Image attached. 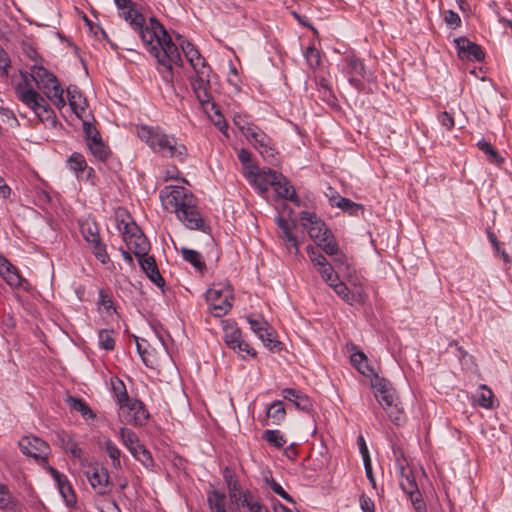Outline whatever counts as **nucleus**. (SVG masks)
<instances>
[{
  "mask_svg": "<svg viewBox=\"0 0 512 512\" xmlns=\"http://www.w3.org/2000/svg\"><path fill=\"white\" fill-rule=\"evenodd\" d=\"M120 11L125 21L138 33L146 49L157 59L163 80L172 83V65L182 66L183 61L178 47L164 26L154 17L149 19V23H145L144 16L135 9V3Z\"/></svg>",
  "mask_w": 512,
  "mask_h": 512,
  "instance_id": "f257e3e1",
  "label": "nucleus"
},
{
  "mask_svg": "<svg viewBox=\"0 0 512 512\" xmlns=\"http://www.w3.org/2000/svg\"><path fill=\"white\" fill-rule=\"evenodd\" d=\"M165 210L175 213L185 227L207 233L210 226L205 222L198 209L197 198L182 186H167L160 192Z\"/></svg>",
  "mask_w": 512,
  "mask_h": 512,
  "instance_id": "f03ea898",
  "label": "nucleus"
},
{
  "mask_svg": "<svg viewBox=\"0 0 512 512\" xmlns=\"http://www.w3.org/2000/svg\"><path fill=\"white\" fill-rule=\"evenodd\" d=\"M137 135L154 153L162 157L174 158L180 162H184L187 158L186 146L174 135L166 133L158 126H138Z\"/></svg>",
  "mask_w": 512,
  "mask_h": 512,
  "instance_id": "7ed1b4c3",
  "label": "nucleus"
},
{
  "mask_svg": "<svg viewBox=\"0 0 512 512\" xmlns=\"http://www.w3.org/2000/svg\"><path fill=\"white\" fill-rule=\"evenodd\" d=\"M20 73L25 83L19 84L16 88L19 100L32 109L41 122L56 127L57 117L55 112L47 101L33 87L27 84V74Z\"/></svg>",
  "mask_w": 512,
  "mask_h": 512,
  "instance_id": "20e7f679",
  "label": "nucleus"
},
{
  "mask_svg": "<svg viewBox=\"0 0 512 512\" xmlns=\"http://www.w3.org/2000/svg\"><path fill=\"white\" fill-rule=\"evenodd\" d=\"M117 228L129 250L135 256H143L150 249V243L137 224L125 212L116 214Z\"/></svg>",
  "mask_w": 512,
  "mask_h": 512,
  "instance_id": "39448f33",
  "label": "nucleus"
},
{
  "mask_svg": "<svg viewBox=\"0 0 512 512\" xmlns=\"http://www.w3.org/2000/svg\"><path fill=\"white\" fill-rule=\"evenodd\" d=\"M241 131L246 139L254 146L260 155L268 162L273 163L277 151L272 139L257 126H242Z\"/></svg>",
  "mask_w": 512,
  "mask_h": 512,
  "instance_id": "423d86ee",
  "label": "nucleus"
},
{
  "mask_svg": "<svg viewBox=\"0 0 512 512\" xmlns=\"http://www.w3.org/2000/svg\"><path fill=\"white\" fill-rule=\"evenodd\" d=\"M232 299V289L228 285H213L206 292V301L215 317H222L230 311Z\"/></svg>",
  "mask_w": 512,
  "mask_h": 512,
  "instance_id": "0eeeda50",
  "label": "nucleus"
},
{
  "mask_svg": "<svg viewBox=\"0 0 512 512\" xmlns=\"http://www.w3.org/2000/svg\"><path fill=\"white\" fill-rule=\"evenodd\" d=\"M119 410L121 421L129 425L142 426L149 418L144 403L138 399H130L127 405L119 407Z\"/></svg>",
  "mask_w": 512,
  "mask_h": 512,
  "instance_id": "6e6552de",
  "label": "nucleus"
},
{
  "mask_svg": "<svg viewBox=\"0 0 512 512\" xmlns=\"http://www.w3.org/2000/svg\"><path fill=\"white\" fill-rule=\"evenodd\" d=\"M245 177L248 179L251 185H253L258 192L263 195L265 194L270 186L275 183L278 172L272 169L258 170L256 165H249L246 167Z\"/></svg>",
  "mask_w": 512,
  "mask_h": 512,
  "instance_id": "1a4fd4ad",
  "label": "nucleus"
},
{
  "mask_svg": "<svg viewBox=\"0 0 512 512\" xmlns=\"http://www.w3.org/2000/svg\"><path fill=\"white\" fill-rule=\"evenodd\" d=\"M300 222L316 244L320 241H325L326 237L331 233L326 224L315 213L302 211L300 213Z\"/></svg>",
  "mask_w": 512,
  "mask_h": 512,
  "instance_id": "9d476101",
  "label": "nucleus"
},
{
  "mask_svg": "<svg viewBox=\"0 0 512 512\" xmlns=\"http://www.w3.org/2000/svg\"><path fill=\"white\" fill-rule=\"evenodd\" d=\"M275 222L279 230L278 237L281 239L282 244L289 253L297 255L299 253L300 241L293 232L296 228V222L294 220H287L282 216H278Z\"/></svg>",
  "mask_w": 512,
  "mask_h": 512,
  "instance_id": "9b49d317",
  "label": "nucleus"
},
{
  "mask_svg": "<svg viewBox=\"0 0 512 512\" xmlns=\"http://www.w3.org/2000/svg\"><path fill=\"white\" fill-rule=\"evenodd\" d=\"M223 341L227 347L240 354L246 353L251 356L256 354L255 350L242 339L241 330L235 323L228 321L225 323Z\"/></svg>",
  "mask_w": 512,
  "mask_h": 512,
  "instance_id": "f8f14e48",
  "label": "nucleus"
},
{
  "mask_svg": "<svg viewBox=\"0 0 512 512\" xmlns=\"http://www.w3.org/2000/svg\"><path fill=\"white\" fill-rule=\"evenodd\" d=\"M210 71V68L195 71L196 76L191 80V86L195 96L204 108H206L208 105H211L212 108H215V104L213 103L212 96L209 92Z\"/></svg>",
  "mask_w": 512,
  "mask_h": 512,
  "instance_id": "ddd939ff",
  "label": "nucleus"
},
{
  "mask_svg": "<svg viewBox=\"0 0 512 512\" xmlns=\"http://www.w3.org/2000/svg\"><path fill=\"white\" fill-rule=\"evenodd\" d=\"M344 61V72L349 77L350 84L360 89L362 80H370L371 74L367 71L364 62L353 54L347 55Z\"/></svg>",
  "mask_w": 512,
  "mask_h": 512,
  "instance_id": "4468645a",
  "label": "nucleus"
},
{
  "mask_svg": "<svg viewBox=\"0 0 512 512\" xmlns=\"http://www.w3.org/2000/svg\"><path fill=\"white\" fill-rule=\"evenodd\" d=\"M399 476V482L402 490L410 496L411 502L417 511L425 509V504L421 499L415 477L410 468L402 471H397Z\"/></svg>",
  "mask_w": 512,
  "mask_h": 512,
  "instance_id": "2eb2a0df",
  "label": "nucleus"
},
{
  "mask_svg": "<svg viewBox=\"0 0 512 512\" xmlns=\"http://www.w3.org/2000/svg\"><path fill=\"white\" fill-rule=\"evenodd\" d=\"M19 447L23 454L36 460H45L49 454V445L35 436H25L19 441Z\"/></svg>",
  "mask_w": 512,
  "mask_h": 512,
  "instance_id": "dca6fc26",
  "label": "nucleus"
},
{
  "mask_svg": "<svg viewBox=\"0 0 512 512\" xmlns=\"http://www.w3.org/2000/svg\"><path fill=\"white\" fill-rule=\"evenodd\" d=\"M454 43L458 57L462 60L480 62L485 57L482 48L466 37L455 38Z\"/></svg>",
  "mask_w": 512,
  "mask_h": 512,
  "instance_id": "f3484780",
  "label": "nucleus"
},
{
  "mask_svg": "<svg viewBox=\"0 0 512 512\" xmlns=\"http://www.w3.org/2000/svg\"><path fill=\"white\" fill-rule=\"evenodd\" d=\"M87 478L91 486L97 490L98 494L104 495L109 491V474L104 467H93L92 471H87Z\"/></svg>",
  "mask_w": 512,
  "mask_h": 512,
  "instance_id": "a211bd4d",
  "label": "nucleus"
},
{
  "mask_svg": "<svg viewBox=\"0 0 512 512\" xmlns=\"http://www.w3.org/2000/svg\"><path fill=\"white\" fill-rule=\"evenodd\" d=\"M178 39L180 40V43H179L180 47H181L185 57L187 58L188 62L193 67L194 71L210 68L207 65L205 59L201 56L199 51L195 48V46L191 42L183 39L182 37H179Z\"/></svg>",
  "mask_w": 512,
  "mask_h": 512,
  "instance_id": "6ab92c4d",
  "label": "nucleus"
},
{
  "mask_svg": "<svg viewBox=\"0 0 512 512\" xmlns=\"http://www.w3.org/2000/svg\"><path fill=\"white\" fill-rule=\"evenodd\" d=\"M67 97L69 105L77 117L83 119L89 116L86 99L76 86L71 85L67 88Z\"/></svg>",
  "mask_w": 512,
  "mask_h": 512,
  "instance_id": "aec40b11",
  "label": "nucleus"
},
{
  "mask_svg": "<svg viewBox=\"0 0 512 512\" xmlns=\"http://www.w3.org/2000/svg\"><path fill=\"white\" fill-rule=\"evenodd\" d=\"M0 275L12 287H21L24 279L18 269L4 256L0 255Z\"/></svg>",
  "mask_w": 512,
  "mask_h": 512,
  "instance_id": "412c9836",
  "label": "nucleus"
},
{
  "mask_svg": "<svg viewBox=\"0 0 512 512\" xmlns=\"http://www.w3.org/2000/svg\"><path fill=\"white\" fill-rule=\"evenodd\" d=\"M273 187L277 194L284 199L291 201L294 205L300 207L301 200L295 192L294 187L290 184L288 179L282 174L278 173V177L273 184Z\"/></svg>",
  "mask_w": 512,
  "mask_h": 512,
  "instance_id": "4be33fe9",
  "label": "nucleus"
},
{
  "mask_svg": "<svg viewBox=\"0 0 512 512\" xmlns=\"http://www.w3.org/2000/svg\"><path fill=\"white\" fill-rule=\"evenodd\" d=\"M56 440L64 451L70 453L71 457L81 459L82 450L70 433L64 430L57 431Z\"/></svg>",
  "mask_w": 512,
  "mask_h": 512,
  "instance_id": "5701e85b",
  "label": "nucleus"
},
{
  "mask_svg": "<svg viewBox=\"0 0 512 512\" xmlns=\"http://www.w3.org/2000/svg\"><path fill=\"white\" fill-rule=\"evenodd\" d=\"M282 395L284 399L293 402L298 410L309 411L312 408L311 400L300 390L285 388L282 390Z\"/></svg>",
  "mask_w": 512,
  "mask_h": 512,
  "instance_id": "b1692460",
  "label": "nucleus"
},
{
  "mask_svg": "<svg viewBox=\"0 0 512 512\" xmlns=\"http://www.w3.org/2000/svg\"><path fill=\"white\" fill-rule=\"evenodd\" d=\"M330 287L333 288L335 293L349 305H353L354 303L362 300V294L360 292H351L349 288L340 281V279L334 284H331Z\"/></svg>",
  "mask_w": 512,
  "mask_h": 512,
  "instance_id": "393cba45",
  "label": "nucleus"
},
{
  "mask_svg": "<svg viewBox=\"0 0 512 512\" xmlns=\"http://www.w3.org/2000/svg\"><path fill=\"white\" fill-rule=\"evenodd\" d=\"M55 89L53 88V84L47 85L46 88H41L40 90L46 95V97L58 108L62 109L66 105V101L64 99V90L61 87L58 79L55 82Z\"/></svg>",
  "mask_w": 512,
  "mask_h": 512,
  "instance_id": "a878e982",
  "label": "nucleus"
},
{
  "mask_svg": "<svg viewBox=\"0 0 512 512\" xmlns=\"http://www.w3.org/2000/svg\"><path fill=\"white\" fill-rule=\"evenodd\" d=\"M0 509L3 512H19L17 499L3 483H0Z\"/></svg>",
  "mask_w": 512,
  "mask_h": 512,
  "instance_id": "bb28decb",
  "label": "nucleus"
},
{
  "mask_svg": "<svg viewBox=\"0 0 512 512\" xmlns=\"http://www.w3.org/2000/svg\"><path fill=\"white\" fill-rule=\"evenodd\" d=\"M100 446L105 450L107 455L112 461V466L120 470L122 468L121 464V451L117 447V445L110 439V438H104L103 441L100 443Z\"/></svg>",
  "mask_w": 512,
  "mask_h": 512,
  "instance_id": "cd10ccee",
  "label": "nucleus"
},
{
  "mask_svg": "<svg viewBox=\"0 0 512 512\" xmlns=\"http://www.w3.org/2000/svg\"><path fill=\"white\" fill-rule=\"evenodd\" d=\"M207 503L209 512H228L226 509V496L213 490L208 494Z\"/></svg>",
  "mask_w": 512,
  "mask_h": 512,
  "instance_id": "c85d7f7f",
  "label": "nucleus"
},
{
  "mask_svg": "<svg viewBox=\"0 0 512 512\" xmlns=\"http://www.w3.org/2000/svg\"><path fill=\"white\" fill-rule=\"evenodd\" d=\"M181 254L183 259L189 262L197 271L202 272L206 269L203 257L198 251L182 247Z\"/></svg>",
  "mask_w": 512,
  "mask_h": 512,
  "instance_id": "c756f323",
  "label": "nucleus"
},
{
  "mask_svg": "<svg viewBox=\"0 0 512 512\" xmlns=\"http://www.w3.org/2000/svg\"><path fill=\"white\" fill-rule=\"evenodd\" d=\"M67 165L71 171L76 174L77 178H82V174L87 169V162L85 157L78 152H74L67 160Z\"/></svg>",
  "mask_w": 512,
  "mask_h": 512,
  "instance_id": "7c9ffc66",
  "label": "nucleus"
},
{
  "mask_svg": "<svg viewBox=\"0 0 512 512\" xmlns=\"http://www.w3.org/2000/svg\"><path fill=\"white\" fill-rule=\"evenodd\" d=\"M267 418L272 420V424L279 425L286 417L284 404L280 400L274 401L267 409Z\"/></svg>",
  "mask_w": 512,
  "mask_h": 512,
  "instance_id": "2f4dec72",
  "label": "nucleus"
},
{
  "mask_svg": "<svg viewBox=\"0 0 512 512\" xmlns=\"http://www.w3.org/2000/svg\"><path fill=\"white\" fill-rule=\"evenodd\" d=\"M111 385L119 407L126 406L127 401H129L131 398L127 393L124 382L119 378H114L111 380Z\"/></svg>",
  "mask_w": 512,
  "mask_h": 512,
  "instance_id": "473e14b6",
  "label": "nucleus"
},
{
  "mask_svg": "<svg viewBox=\"0 0 512 512\" xmlns=\"http://www.w3.org/2000/svg\"><path fill=\"white\" fill-rule=\"evenodd\" d=\"M128 450L132 456L136 460L140 461L144 466L148 467L152 465L153 459L151 453L140 443V441H138L136 445L130 447Z\"/></svg>",
  "mask_w": 512,
  "mask_h": 512,
  "instance_id": "72a5a7b5",
  "label": "nucleus"
},
{
  "mask_svg": "<svg viewBox=\"0 0 512 512\" xmlns=\"http://www.w3.org/2000/svg\"><path fill=\"white\" fill-rule=\"evenodd\" d=\"M97 305L100 311L105 312L109 316L116 313L111 293H108L103 289L99 290V299Z\"/></svg>",
  "mask_w": 512,
  "mask_h": 512,
  "instance_id": "f704fd0d",
  "label": "nucleus"
},
{
  "mask_svg": "<svg viewBox=\"0 0 512 512\" xmlns=\"http://www.w3.org/2000/svg\"><path fill=\"white\" fill-rule=\"evenodd\" d=\"M87 146H88L91 154L98 161L104 162L107 160V158L110 155V150H109L108 146H106L104 144V142L102 141V138L100 140L93 141V142L87 144Z\"/></svg>",
  "mask_w": 512,
  "mask_h": 512,
  "instance_id": "c9c22d12",
  "label": "nucleus"
},
{
  "mask_svg": "<svg viewBox=\"0 0 512 512\" xmlns=\"http://www.w3.org/2000/svg\"><path fill=\"white\" fill-rule=\"evenodd\" d=\"M68 402L71 409L79 412L84 419L95 418V414L84 400L80 398L69 397Z\"/></svg>",
  "mask_w": 512,
  "mask_h": 512,
  "instance_id": "e433bc0d",
  "label": "nucleus"
},
{
  "mask_svg": "<svg viewBox=\"0 0 512 512\" xmlns=\"http://www.w3.org/2000/svg\"><path fill=\"white\" fill-rule=\"evenodd\" d=\"M81 233L89 244L100 239L98 226L95 222L85 221L80 224Z\"/></svg>",
  "mask_w": 512,
  "mask_h": 512,
  "instance_id": "4c0bfd02",
  "label": "nucleus"
},
{
  "mask_svg": "<svg viewBox=\"0 0 512 512\" xmlns=\"http://www.w3.org/2000/svg\"><path fill=\"white\" fill-rule=\"evenodd\" d=\"M368 359L366 355L361 352H355L351 355V363L357 368V370L363 375L369 376L373 374V369L367 364Z\"/></svg>",
  "mask_w": 512,
  "mask_h": 512,
  "instance_id": "58836bf2",
  "label": "nucleus"
},
{
  "mask_svg": "<svg viewBox=\"0 0 512 512\" xmlns=\"http://www.w3.org/2000/svg\"><path fill=\"white\" fill-rule=\"evenodd\" d=\"M247 321L255 334L265 332L268 336H271V326L261 316L250 315L247 317Z\"/></svg>",
  "mask_w": 512,
  "mask_h": 512,
  "instance_id": "ea45409f",
  "label": "nucleus"
},
{
  "mask_svg": "<svg viewBox=\"0 0 512 512\" xmlns=\"http://www.w3.org/2000/svg\"><path fill=\"white\" fill-rule=\"evenodd\" d=\"M262 438L270 445L281 448L286 444L284 435L279 430H265Z\"/></svg>",
  "mask_w": 512,
  "mask_h": 512,
  "instance_id": "a19ab883",
  "label": "nucleus"
},
{
  "mask_svg": "<svg viewBox=\"0 0 512 512\" xmlns=\"http://www.w3.org/2000/svg\"><path fill=\"white\" fill-rule=\"evenodd\" d=\"M371 386L374 389V395L375 394H383L387 391L393 389L390 382L386 380L385 378L380 377L376 373L373 372V374L369 375Z\"/></svg>",
  "mask_w": 512,
  "mask_h": 512,
  "instance_id": "79ce46f5",
  "label": "nucleus"
},
{
  "mask_svg": "<svg viewBox=\"0 0 512 512\" xmlns=\"http://www.w3.org/2000/svg\"><path fill=\"white\" fill-rule=\"evenodd\" d=\"M335 205L341 208L343 211L348 212L350 215H358L359 211L363 210L361 204L355 203L348 198L339 197L335 202Z\"/></svg>",
  "mask_w": 512,
  "mask_h": 512,
  "instance_id": "37998d69",
  "label": "nucleus"
},
{
  "mask_svg": "<svg viewBox=\"0 0 512 512\" xmlns=\"http://www.w3.org/2000/svg\"><path fill=\"white\" fill-rule=\"evenodd\" d=\"M477 402L481 407L492 408L493 392L486 385H480L477 394Z\"/></svg>",
  "mask_w": 512,
  "mask_h": 512,
  "instance_id": "c03bdc74",
  "label": "nucleus"
},
{
  "mask_svg": "<svg viewBox=\"0 0 512 512\" xmlns=\"http://www.w3.org/2000/svg\"><path fill=\"white\" fill-rule=\"evenodd\" d=\"M389 419L396 425H401L404 422V412L398 406V403L395 401L390 406L384 408Z\"/></svg>",
  "mask_w": 512,
  "mask_h": 512,
  "instance_id": "a18cd8bd",
  "label": "nucleus"
},
{
  "mask_svg": "<svg viewBox=\"0 0 512 512\" xmlns=\"http://www.w3.org/2000/svg\"><path fill=\"white\" fill-rule=\"evenodd\" d=\"M304 57L307 61L308 66L311 69H316L321 64V54L318 49H316L313 45H310L306 48L304 52Z\"/></svg>",
  "mask_w": 512,
  "mask_h": 512,
  "instance_id": "49530a36",
  "label": "nucleus"
},
{
  "mask_svg": "<svg viewBox=\"0 0 512 512\" xmlns=\"http://www.w3.org/2000/svg\"><path fill=\"white\" fill-rule=\"evenodd\" d=\"M225 478L228 485L230 499L232 502L238 504L245 491H242L239 482L237 480H233L231 476H225Z\"/></svg>",
  "mask_w": 512,
  "mask_h": 512,
  "instance_id": "de8ad7c7",
  "label": "nucleus"
},
{
  "mask_svg": "<svg viewBox=\"0 0 512 512\" xmlns=\"http://www.w3.org/2000/svg\"><path fill=\"white\" fill-rule=\"evenodd\" d=\"M118 435H119V438L122 441L123 445L127 449L136 445L137 442L139 441L137 434L134 431H132L128 428H125V427H122L119 429Z\"/></svg>",
  "mask_w": 512,
  "mask_h": 512,
  "instance_id": "09e8293b",
  "label": "nucleus"
},
{
  "mask_svg": "<svg viewBox=\"0 0 512 512\" xmlns=\"http://www.w3.org/2000/svg\"><path fill=\"white\" fill-rule=\"evenodd\" d=\"M112 330H101L98 333L99 345L105 350H113L115 347V339Z\"/></svg>",
  "mask_w": 512,
  "mask_h": 512,
  "instance_id": "8fccbe9b",
  "label": "nucleus"
},
{
  "mask_svg": "<svg viewBox=\"0 0 512 512\" xmlns=\"http://www.w3.org/2000/svg\"><path fill=\"white\" fill-rule=\"evenodd\" d=\"M51 473L58 482V486L60 489L61 494L65 498L67 502H70L74 499V494L72 492L71 486L68 483H64L61 480V474L56 470L51 468Z\"/></svg>",
  "mask_w": 512,
  "mask_h": 512,
  "instance_id": "3c124183",
  "label": "nucleus"
},
{
  "mask_svg": "<svg viewBox=\"0 0 512 512\" xmlns=\"http://www.w3.org/2000/svg\"><path fill=\"white\" fill-rule=\"evenodd\" d=\"M90 245L94 256L101 263L106 264L109 261V255L106 251V245L102 243L100 239L90 243Z\"/></svg>",
  "mask_w": 512,
  "mask_h": 512,
  "instance_id": "603ef678",
  "label": "nucleus"
},
{
  "mask_svg": "<svg viewBox=\"0 0 512 512\" xmlns=\"http://www.w3.org/2000/svg\"><path fill=\"white\" fill-rule=\"evenodd\" d=\"M83 131L85 134L87 144L101 139L99 131L92 125L88 119L83 118Z\"/></svg>",
  "mask_w": 512,
  "mask_h": 512,
  "instance_id": "864d4df0",
  "label": "nucleus"
},
{
  "mask_svg": "<svg viewBox=\"0 0 512 512\" xmlns=\"http://www.w3.org/2000/svg\"><path fill=\"white\" fill-rule=\"evenodd\" d=\"M317 245L321 247L327 255H338L339 248L332 233L326 237L325 241H320Z\"/></svg>",
  "mask_w": 512,
  "mask_h": 512,
  "instance_id": "5fc2aeb1",
  "label": "nucleus"
},
{
  "mask_svg": "<svg viewBox=\"0 0 512 512\" xmlns=\"http://www.w3.org/2000/svg\"><path fill=\"white\" fill-rule=\"evenodd\" d=\"M319 273L322 277V279L329 285L334 284L339 280V277L337 274L334 273V268L329 264L326 263L319 268Z\"/></svg>",
  "mask_w": 512,
  "mask_h": 512,
  "instance_id": "6e6d98bb",
  "label": "nucleus"
},
{
  "mask_svg": "<svg viewBox=\"0 0 512 512\" xmlns=\"http://www.w3.org/2000/svg\"><path fill=\"white\" fill-rule=\"evenodd\" d=\"M138 258L139 265L141 269L147 275L148 273H152L157 268L156 261L154 257L149 256L148 253L143 256H136Z\"/></svg>",
  "mask_w": 512,
  "mask_h": 512,
  "instance_id": "4d7b16f0",
  "label": "nucleus"
},
{
  "mask_svg": "<svg viewBox=\"0 0 512 512\" xmlns=\"http://www.w3.org/2000/svg\"><path fill=\"white\" fill-rule=\"evenodd\" d=\"M265 481L269 485V487L273 490L274 493L279 495L281 498H283L287 502L294 503L293 498L273 478H265Z\"/></svg>",
  "mask_w": 512,
  "mask_h": 512,
  "instance_id": "13d9d810",
  "label": "nucleus"
},
{
  "mask_svg": "<svg viewBox=\"0 0 512 512\" xmlns=\"http://www.w3.org/2000/svg\"><path fill=\"white\" fill-rule=\"evenodd\" d=\"M50 72L44 68L43 66H39L37 64H34L33 66H31V77L32 79L35 81L36 85H38L39 83H43V81L45 80V78L48 77V74Z\"/></svg>",
  "mask_w": 512,
  "mask_h": 512,
  "instance_id": "bf43d9fd",
  "label": "nucleus"
},
{
  "mask_svg": "<svg viewBox=\"0 0 512 512\" xmlns=\"http://www.w3.org/2000/svg\"><path fill=\"white\" fill-rule=\"evenodd\" d=\"M393 456L395 459V466L397 471L403 472L404 469L409 468L404 453L399 447L393 446Z\"/></svg>",
  "mask_w": 512,
  "mask_h": 512,
  "instance_id": "052dcab7",
  "label": "nucleus"
},
{
  "mask_svg": "<svg viewBox=\"0 0 512 512\" xmlns=\"http://www.w3.org/2000/svg\"><path fill=\"white\" fill-rule=\"evenodd\" d=\"M260 502L256 499V497L250 492L245 491L244 495H242L241 500L238 502V505L242 507H247L251 512Z\"/></svg>",
  "mask_w": 512,
  "mask_h": 512,
  "instance_id": "680f3d73",
  "label": "nucleus"
},
{
  "mask_svg": "<svg viewBox=\"0 0 512 512\" xmlns=\"http://www.w3.org/2000/svg\"><path fill=\"white\" fill-rule=\"evenodd\" d=\"M307 253H308V256H309L311 262L319 267L328 263L325 256L311 245H309L307 247Z\"/></svg>",
  "mask_w": 512,
  "mask_h": 512,
  "instance_id": "e2e57ef3",
  "label": "nucleus"
},
{
  "mask_svg": "<svg viewBox=\"0 0 512 512\" xmlns=\"http://www.w3.org/2000/svg\"><path fill=\"white\" fill-rule=\"evenodd\" d=\"M375 397L383 409L396 401L394 389L383 394H375Z\"/></svg>",
  "mask_w": 512,
  "mask_h": 512,
  "instance_id": "0e129e2a",
  "label": "nucleus"
},
{
  "mask_svg": "<svg viewBox=\"0 0 512 512\" xmlns=\"http://www.w3.org/2000/svg\"><path fill=\"white\" fill-rule=\"evenodd\" d=\"M444 21L449 27L453 29L461 26V18L453 10H447L445 12Z\"/></svg>",
  "mask_w": 512,
  "mask_h": 512,
  "instance_id": "69168bd1",
  "label": "nucleus"
},
{
  "mask_svg": "<svg viewBox=\"0 0 512 512\" xmlns=\"http://www.w3.org/2000/svg\"><path fill=\"white\" fill-rule=\"evenodd\" d=\"M438 120L441 123L443 127H445L447 130H452L454 128L455 122L453 116L447 112L443 111L439 114Z\"/></svg>",
  "mask_w": 512,
  "mask_h": 512,
  "instance_id": "338daca9",
  "label": "nucleus"
},
{
  "mask_svg": "<svg viewBox=\"0 0 512 512\" xmlns=\"http://www.w3.org/2000/svg\"><path fill=\"white\" fill-rule=\"evenodd\" d=\"M488 239L491 242V244L493 245L495 251L497 253L501 254L504 262H509L508 254L506 253L505 250L501 249V245H500V242L497 240V237L490 231L488 232Z\"/></svg>",
  "mask_w": 512,
  "mask_h": 512,
  "instance_id": "774afa93",
  "label": "nucleus"
}]
</instances>
